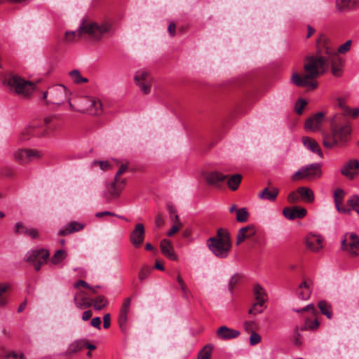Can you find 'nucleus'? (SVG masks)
I'll list each match as a JSON object with an SVG mask.
<instances>
[{
    "mask_svg": "<svg viewBox=\"0 0 359 359\" xmlns=\"http://www.w3.org/2000/svg\"><path fill=\"white\" fill-rule=\"evenodd\" d=\"M324 53L323 50H318L316 54L306 56L304 65L305 74L300 75L294 72L291 77L292 83L300 88H317L316 79L328 70L330 57Z\"/></svg>",
    "mask_w": 359,
    "mask_h": 359,
    "instance_id": "nucleus-1",
    "label": "nucleus"
},
{
    "mask_svg": "<svg viewBox=\"0 0 359 359\" xmlns=\"http://www.w3.org/2000/svg\"><path fill=\"white\" fill-rule=\"evenodd\" d=\"M111 29V25L108 22H103L101 25L83 20L79 29L74 32H66L65 41L71 43L79 41L83 36L87 35L89 38L99 40L102 36Z\"/></svg>",
    "mask_w": 359,
    "mask_h": 359,
    "instance_id": "nucleus-2",
    "label": "nucleus"
},
{
    "mask_svg": "<svg viewBox=\"0 0 359 359\" xmlns=\"http://www.w3.org/2000/svg\"><path fill=\"white\" fill-rule=\"evenodd\" d=\"M207 245L216 257H226L231 247L229 232L224 229H219L216 236L208 239Z\"/></svg>",
    "mask_w": 359,
    "mask_h": 359,
    "instance_id": "nucleus-3",
    "label": "nucleus"
},
{
    "mask_svg": "<svg viewBox=\"0 0 359 359\" xmlns=\"http://www.w3.org/2000/svg\"><path fill=\"white\" fill-rule=\"evenodd\" d=\"M351 133V128L348 124L344 126L332 124L331 133L324 135L323 144L328 149H332L334 147H343L348 141Z\"/></svg>",
    "mask_w": 359,
    "mask_h": 359,
    "instance_id": "nucleus-4",
    "label": "nucleus"
},
{
    "mask_svg": "<svg viewBox=\"0 0 359 359\" xmlns=\"http://www.w3.org/2000/svg\"><path fill=\"white\" fill-rule=\"evenodd\" d=\"M4 83L11 88V90H14L16 94L24 97L31 95L34 88V83L14 74L9 75Z\"/></svg>",
    "mask_w": 359,
    "mask_h": 359,
    "instance_id": "nucleus-5",
    "label": "nucleus"
},
{
    "mask_svg": "<svg viewBox=\"0 0 359 359\" xmlns=\"http://www.w3.org/2000/svg\"><path fill=\"white\" fill-rule=\"evenodd\" d=\"M43 99L53 104H60L69 100V92L63 85H56L43 93Z\"/></svg>",
    "mask_w": 359,
    "mask_h": 359,
    "instance_id": "nucleus-6",
    "label": "nucleus"
},
{
    "mask_svg": "<svg viewBox=\"0 0 359 359\" xmlns=\"http://www.w3.org/2000/svg\"><path fill=\"white\" fill-rule=\"evenodd\" d=\"M49 257L48 250L44 248L36 249L27 252L25 261L33 266L35 271H39L41 266L47 262Z\"/></svg>",
    "mask_w": 359,
    "mask_h": 359,
    "instance_id": "nucleus-7",
    "label": "nucleus"
},
{
    "mask_svg": "<svg viewBox=\"0 0 359 359\" xmlns=\"http://www.w3.org/2000/svg\"><path fill=\"white\" fill-rule=\"evenodd\" d=\"M128 169V165L122 164L115 175L114 180L109 184L108 187V193L105 197L107 201H110L113 198H118L123 189L126 180L120 178L121 175Z\"/></svg>",
    "mask_w": 359,
    "mask_h": 359,
    "instance_id": "nucleus-8",
    "label": "nucleus"
},
{
    "mask_svg": "<svg viewBox=\"0 0 359 359\" xmlns=\"http://www.w3.org/2000/svg\"><path fill=\"white\" fill-rule=\"evenodd\" d=\"M320 163H312L306 167L302 168L292 176L293 181H297L302 179L318 178L321 176V169Z\"/></svg>",
    "mask_w": 359,
    "mask_h": 359,
    "instance_id": "nucleus-9",
    "label": "nucleus"
},
{
    "mask_svg": "<svg viewBox=\"0 0 359 359\" xmlns=\"http://www.w3.org/2000/svg\"><path fill=\"white\" fill-rule=\"evenodd\" d=\"M343 250L348 252L352 256L359 255V237L355 233H346L341 241Z\"/></svg>",
    "mask_w": 359,
    "mask_h": 359,
    "instance_id": "nucleus-10",
    "label": "nucleus"
},
{
    "mask_svg": "<svg viewBox=\"0 0 359 359\" xmlns=\"http://www.w3.org/2000/svg\"><path fill=\"white\" fill-rule=\"evenodd\" d=\"M13 156L16 162L25 164L34 159L41 158L43 156V153L36 149H19L13 153Z\"/></svg>",
    "mask_w": 359,
    "mask_h": 359,
    "instance_id": "nucleus-11",
    "label": "nucleus"
},
{
    "mask_svg": "<svg viewBox=\"0 0 359 359\" xmlns=\"http://www.w3.org/2000/svg\"><path fill=\"white\" fill-rule=\"evenodd\" d=\"M325 54L330 57L329 63H331L332 74L337 77L341 75L343 62L342 60L338 57L333 49L326 46L325 47Z\"/></svg>",
    "mask_w": 359,
    "mask_h": 359,
    "instance_id": "nucleus-12",
    "label": "nucleus"
},
{
    "mask_svg": "<svg viewBox=\"0 0 359 359\" xmlns=\"http://www.w3.org/2000/svg\"><path fill=\"white\" fill-rule=\"evenodd\" d=\"M145 236V229L142 224L138 223L130 234V241L135 248L142 245Z\"/></svg>",
    "mask_w": 359,
    "mask_h": 359,
    "instance_id": "nucleus-13",
    "label": "nucleus"
},
{
    "mask_svg": "<svg viewBox=\"0 0 359 359\" xmlns=\"http://www.w3.org/2000/svg\"><path fill=\"white\" fill-rule=\"evenodd\" d=\"M130 304L131 298H126L120 310L118 323L122 332H126L127 329L128 314L130 311Z\"/></svg>",
    "mask_w": 359,
    "mask_h": 359,
    "instance_id": "nucleus-14",
    "label": "nucleus"
},
{
    "mask_svg": "<svg viewBox=\"0 0 359 359\" xmlns=\"http://www.w3.org/2000/svg\"><path fill=\"white\" fill-rule=\"evenodd\" d=\"M83 111L90 115H100L102 113V104L100 100L95 97H88L85 100Z\"/></svg>",
    "mask_w": 359,
    "mask_h": 359,
    "instance_id": "nucleus-15",
    "label": "nucleus"
},
{
    "mask_svg": "<svg viewBox=\"0 0 359 359\" xmlns=\"http://www.w3.org/2000/svg\"><path fill=\"white\" fill-rule=\"evenodd\" d=\"M325 114L318 112L311 116L305 121V129L312 132H317L320 129L321 125L324 121Z\"/></svg>",
    "mask_w": 359,
    "mask_h": 359,
    "instance_id": "nucleus-16",
    "label": "nucleus"
},
{
    "mask_svg": "<svg viewBox=\"0 0 359 359\" xmlns=\"http://www.w3.org/2000/svg\"><path fill=\"white\" fill-rule=\"evenodd\" d=\"M359 170V162L356 159L349 160L341 169L343 175L350 180H353L358 175Z\"/></svg>",
    "mask_w": 359,
    "mask_h": 359,
    "instance_id": "nucleus-17",
    "label": "nucleus"
},
{
    "mask_svg": "<svg viewBox=\"0 0 359 359\" xmlns=\"http://www.w3.org/2000/svg\"><path fill=\"white\" fill-rule=\"evenodd\" d=\"M306 213L307 210L305 208L299 206L286 207L283 210V215L290 220L304 218Z\"/></svg>",
    "mask_w": 359,
    "mask_h": 359,
    "instance_id": "nucleus-18",
    "label": "nucleus"
},
{
    "mask_svg": "<svg viewBox=\"0 0 359 359\" xmlns=\"http://www.w3.org/2000/svg\"><path fill=\"white\" fill-rule=\"evenodd\" d=\"M43 135V132L39 131L36 125H32L20 132L18 137V141L22 143L29 140L31 137L41 136Z\"/></svg>",
    "mask_w": 359,
    "mask_h": 359,
    "instance_id": "nucleus-19",
    "label": "nucleus"
},
{
    "mask_svg": "<svg viewBox=\"0 0 359 359\" xmlns=\"http://www.w3.org/2000/svg\"><path fill=\"white\" fill-rule=\"evenodd\" d=\"M74 302L76 308L83 310L92 306V301L87 297V294L83 291H78L74 297Z\"/></svg>",
    "mask_w": 359,
    "mask_h": 359,
    "instance_id": "nucleus-20",
    "label": "nucleus"
},
{
    "mask_svg": "<svg viewBox=\"0 0 359 359\" xmlns=\"http://www.w3.org/2000/svg\"><path fill=\"white\" fill-rule=\"evenodd\" d=\"M306 245L307 248L313 252H318L323 248L322 238L314 234H309L306 236Z\"/></svg>",
    "mask_w": 359,
    "mask_h": 359,
    "instance_id": "nucleus-21",
    "label": "nucleus"
},
{
    "mask_svg": "<svg viewBox=\"0 0 359 359\" xmlns=\"http://www.w3.org/2000/svg\"><path fill=\"white\" fill-rule=\"evenodd\" d=\"M255 233L256 229L252 224L242 227L239 229L236 236V245H240L245 239L252 237Z\"/></svg>",
    "mask_w": 359,
    "mask_h": 359,
    "instance_id": "nucleus-22",
    "label": "nucleus"
},
{
    "mask_svg": "<svg viewBox=\"0 0 359 359\" xmlns=\"http://www.w3.org/2000/svg\"><path fill=\"white\" fill-rule=\"evenodd\" d=\"M227 177L228 175H223L219 172L212 171L205 175V180L208 184L219 187L221 183L227 179Z\"/></svg>",
    "mask_w": 359,
    "mask_h": 359,
    "instance_id": "nucleus-23",
    "label": "nucleus"
},
{
    "mask_svg": "<svg viewBox=\"0 0 359 359\" xmlns=\"http://www.w3.org/2000/svg\"><path fill=\"white\" fill-rule=\"evenodd\" d=\"M216 334L219 339L229 340L238 337L240 335V332L226 326H222L218 328Z\"/></svg>",
    "mask_w": 359,
    "mask_h": 359,
    "instance_id": "nucleus-24",
    "label": "nucleus"
},
{
    "mask_svg": "<svg viewBox=\"0 0 359 359\" xmlns=\"http://www.w3.org/2000/svg\"><path fill=\"white\" fill-rule=\"evenodd\" d=\"M279 194V189L277 187H265L258 194V197L261 200H266L271 202H273L276 200V198Z\"/></svg>",
    "mask_w": 359,
    "mask_h": 359,
    "instance_id": "nucleus-25",
    "label": "nucleus"
},
{
    "mask_svg": "<svg viewBox=\"0 0 359 359\" xmlns=\"http://www.w3.org/2000/svg\"><path fill=\"white\" fill-rule=\"evenodd\" d=\"M311 282L304 280L298 287L297 290V297L302 299L306 300L310 297L311 293Z\"/></svg>",
    "mask_w": 359,
    "mask_h": 359,
    "instance_id": "nucleus-26",
    "label": "nucleus"
},
{
    "mask_svg": "<svg viewBox=\"0 0 359 359\" xmlns=\"http://www.w3.org/2000/svg\"><path fill=\"white\" fill-rule=\"evenodd\" d=\"M161 252L164 256L167 257L170 260H177V257L175 254L173 247L169 241L164 239L161 242Z\"/></svg>",
    "mask_w": 359,
    "mask_h": 359,
    "instance_id": "nucleus-27",
    "label": "nucleus"
},
{
    "mask_svg": "<svg viewBox=\"0 0 359 359\" xmlns=\"http://www.w3.org/2000/svg\"><path fill=\"white\" fill-rule=\"evenodd\" d=\"M15 233L18 234H24L25 236H29L32 238H36L39 236V231L36 229H29L24 226L22 223L18 222L15 224Z\"/></svg>",
    "mask_w": 359,
    "mask_h": 359,
    "instance_id": "nucleus-28",
    "label": "nucleus"
},
{
    "mask_svg": "<svg viewBox=\"0 0 359 359\" xmlns=\"http://www.w3.org/2000/svg\"><path fill=\"white\" fill-rule=\"evenodd\" d=\"M253 293L256 302L259 304V306L262 307L267 300V295L265 290L259 284H257L253 287Z\"/></svg>",
    "mask_w": 359,
    "mask_h": 359,
    "instance_id": "nucleus-29",
    "label": "nucleus"
},
{
    "mask_svg": "<svg viewBox=\"0 0 359 359\" xmlns=\"http://www.w3.org/2000/svg\"><path fill=\"white\" fill-rule=\"evenodd\" d=\"M84 228V224L77 222H71L67 226L59 231V235L67 236L74 232L79 231Z\"/></svg>",
    "mask_w": 359,
    "mask_h": 359,
    "instance_id": "nucleus-30",
    "label": "nucleus"
},
{
    "mask_svg": "<svg viewBox=\"0 0 359 359\" xmlns=\"http://www.w3.org/2000/svg\"><path fill=\"white\" fill-rule=\"evenodd\" d=\"M297 191L299 194L301 201L308 203H312L314 201V194L311 189L306 187H299L297 188Z\"/></svg>",
    "mask_w": 359,
    "mask_h": 359,
    "instance_id": "nucleus-31",
    "label": "nucleus"
},
{
    "mask_svg": "<svg viewBox=\"0 0 359 359\" xmlns=\"http://www.w3.org/2000/svg\"><path fill=\"white\" fill-rule=\"evenodd\" d=\"M357 0H337L336 7L340 12L349 11L355 8Z\"/></svg>",
    "mask_w": 359,
    "mask_h": 359,
    "instance_id": "nucleus-32",
    "label": "nucleus"
},
{
    "mask_svg": "<svg viewBox=\"0 0 359 359\" xmlns=\"http://www.w3.org/2000/svg\"><path fill=\"white\" fill-rule=\"evenodd\" d=\"M304 145L314 153H317L319 156L323 157V152L318 144V142L309 137H304L302 138Z\"/></svg>",
    "mask_w": 359,
    "mask_h": 359,
    "instance_id": "nucleus-33",
    "label": "nucleus"
},
{
    "mask_svg": "<svg viewBox=\"0 0 359 359\" xmlns=\"http://www.w3.org/2000/svg\"><path fill=\"white\" fill-rule=\"evenodd\" d=\"M85 348L84 339L76 340V341L72 342L69 345L67 349L66 350V351L65 353V355H70L76 353L81 351V350H83V348Z\"/></svg>",
    "mask_w": 359,
    "mask_h": 359,
    "instance_id": "nucleus-34",
    "label": "nucleus"
},
{
    "mask_svg": "<svg viewBox=\"0 0 359 359\" xmlns=\"http://www.w3.org/2000/svg\"><path fill=\"white\" fill-rule=\"evenodd\" d=\"M241 180L242 175L240 174H235L228 179L227 186L231 190L236 191L238 188Z\"/></svg>",
    "mask_w": 359,
    "mask_h": 359,
    "instance_id": "nucleus-35",
    "label": "nucleus"
},
{
    "mask_svg": "<svg viewBox=\"0 0 359 359\" xmlns=\"http://www.w3.org/2000/svg\"><path fill=\"white\" fill-rule=\"evenodd\" d=\"M318 306L320 310V312L327 316L328 319H331L332 316V306L327 302L322 300L318 304Z\"/></svg>",
    "mask_w": 359,
    "mask_h": 359,
    "instance_id": "nucleus-36",
    "label": "nucleus"
},
{
    "mask_svg": "<svg viewBox=\"0 0 359 359\" xmlns=\"http://www.w3.org/2000/svg\"><path fill=\"white\" fill-rule=\"evenodd\" d=\"M91 301L92 306H93L94 309L97 311L103 309L107 304V299L102 295H99L95 299H91Z\"/></svg>",
    "mask_w": 359,
    "mask_h": 359,
    "instance_id": "nucleus-37",
    "label": "nucleus"
},
{
    "mask_svg": "<svg viewBox=\"0 0 359 359\" xmlns=\"http://www.w3.org/2000/svg\"><path fill=\"white\" fill-rule=\"evenodd\" d=\"M320 323L317 319L314 320H311L309 319H306L305 320L304 324L300 327V330H311L316 331L319 327Z\"/></svg>",
    "mask_w": 359,
    "mask_h": 359,
    "instance_id": "nucleus-38",
    "label": "nucleus"
},
{
    "mask_svg": "<svg viewBox=\"0 0 359 359\" xmlns=\"http://www.w3.org/2000/svg\"><path fill=\"white\" fill-rule=\"evenodd\" d=\"M69 76L74 81V83L76 84H80L82 83H87L88 81L87 78H84L81 75V73L79 70L74 69L69 73Z\"/></svg>",
    "mask_w": 359,
    "mask_h": 359,
    "instance_id": "nucleus-39",
    "label": "nucleus"
},
{
    "mask_svg": "<svg viewBox=\"0 0 359 359\" xmlns=\"http://www.w3.org/2000/svg\"><path fill=\"white\" fill-rule=\"evenodd\" d=\"M212 348L213 347L211 344L205 346L200 351L198 359H210Z\"/></svg>",
    "mask_w": 359,
    "mask_h": 359,
    "instance_id": "nucleus-40",
    "label": "nucleus"
},
{
    "mask_svg": "<svg viewBox=\"0 0 359 359\" xmlns=\"http://www.w3.org/2000/svg\"><path fill=\"white\" fill-rule=\"evenodd\" d=\"M249 217V213L246 208L236 210V221L238 222H245Z\"/></svg>",
    "mask_w": 359,
    "mask_h": 359,
    "instance_id": "nucleus-41",
    "label": "nucleus"
},
{
    "mask_svg": "<svg viewBox=\"0 0 359 359\" xmlns=\"http://www.w3.org/2000/svg\"><path fill=\"white\" fill-rule=\"evenodd\" d=\"M134 79L136 84L140 82H146L149 80H151V78L149 76V74L144 70L137 72Z\"/></svg>",
    "mask_w": 359,
    "mask_h": 359,
    "instance_id": "nucleus-42",
    "label": "nucleus"
},
{
    "mask_svg": "<svg viewBox=\"0 0 359 359\" xmlns=\"http://www.w3.org/2000/svg\"><path fill=\"white\" fill-rule=\"evenodd\" d=\"M67 256V253L63 250H57L51 258V262L53 264H57L63 261Z\"/></svg>",
    "mask_w": 359,
    "mask_h": 359,
    "instance_id": "nucleus-43",
    "label": "nucleus"
},
{
    "mask_svg": "<svg viewBox=\"0 0 359 359\" xmlns=\"http://www.w3.org/2000/svg\"><path fill=\"white\" fill-rule=\"evenodd\" d=\"M301 331L302 330H300V327H296L293 332L292 340L294 344L297 346H302L303 343V337L300 333Z\"/></svg>",
    "mask_w": 359,
    "mask_h": 359,
    "instance_id": "nucleus-44",
    "label": "nucleus"
},
{
    "mask_svg": "<svg viewBox=\"0 0 359 359\" xmlns=\"http://www.w3.org/2000/svg\"><path fill=\"white\" fill-rule=\"evenodd\" d=\"M347 203L359 214V196H351L347 201Z\"/></svg>",
    "mask_w": 359,
    "mask_h": 359,
    "instance_id": "nucleus-45",
    "label": "nucleus"
},
{
    "mask_svg": "<svg viewBox=\"0 0 359 359\" xmlns=\"http://www.w3.org/2000/svg\"><path fill=\"white\" fill-rule=\"evenodd\" d=\"M151 269L147 266L144 265L140 269L139 273H138V278L141 282L144 281L151 273Z\"/></svg>",
    "mask_w": 359,
    "mask_h": 359,
    "instance_id": "nucleus-46",
    "label": "nucleus"
},
{
    "mask_svg": "<svg viewBox=\"0 0 359 359\" xmlns=\"http://www.w3.org/2000/svg\"><path fill=\"white\" fill-rule=\"evenodd\" d=\"M257 328V325L253 320H248L244 323V329L248 333L255 332Z\"/></svg>",
    "mask_w": 359,
    "mask_h": 359,
    "instance_id": "nucleus-47",
    "label": "nucleus"
},
{
    "mask_svg": "<svg viewBox=\"0 0 359 359\" xmlns=\"http://www.w3.org/2000/svg\"><path fill=\"white\" fill-rule=\"evenodd\" d=\"M151 81H152V79L149 80L148 81H146V82L138 83L137 85L140 88L142 92L144 94L147 95V94L149 93L151 91Z\"/></svg>",
    "mask_w": 359,
    "mask_h": 359,
    "instance_id": "nucleus-48",
    "label": "nucleus"
},
{
    "mask_svg": "<svg viewBox=\"0 0 359 359\" xmlns=\"http://www.w3.org/2000/svg\"><path fill=\"white\" fill-rule=\"evenodd\" d=\"M287 201L290 203H296L301 201V198L299 194L297 191V189L288 194Z\"/></svg>",
    "mask_w": 359,
    "mask_h": 359,
    "instance_id": "nucleus-49",
    "label": "nucleus"
},
{
    "mask_svg": "<svg viewBox=\"0 0 359 359\" xmlns=\"http://www.w3.org/2000/svg\"><path fill=\"white\" fill-rule=\"evenodd\" d=\"M352 40H348L344 43L339 46L337 52L340 54H345L351 49Z\"/></svg>",
    "mask_w": 359,
    "mask_h": 359,
    "instance_id": "nucleus-50",
    "label": "nucleus"
},
{
    "mask_svg": "<svg viewBox=\"0 0 359 359\" xmlns=\"http://www.w3.org/2000/svg\"><path fill=\"white\" fill-rule=\"evenodd\" d=\"M306 104L307 102L305 100H299L295 104L296 113L299 115L302 114Z\"/></svg>",
    "mask_w": 359,
    "mask_h": 359,
    "instance_id": "nucleus-51",
    "label": "nucleus"
},
{
    "mask_svg": "<svg viewBox=\"0 0 359 359\" xmlns=\"http://www.w3.org/2000/svg\"><path fill=\"white\" fill-rule=\"evenodd\" d=\"M263 311V306L260 307L259 304H258V302H255L253 304L252 306L249 309L248 313L251 315H257L258 313H262Z\"/></svg>",
    "mask_w": 359,
    "mask_h": 359,
    "instance_id": "nucleus-52",
    "label": "nucleus"
},
{
    "mask_svg": "<svg viewBox=\"0 0 359 359\" xmlns=\"http://www.w3.org/2000/svg\"><path fill=\"white\" fill-rule=\"evenodd\" d=\"M293 310L297 313H301L303 311H311L312 314L314 316H316L318 313L316 309H315L313 304H308L307 306H306L305 307H304L302 309H293Z\"/></svg>",
    "mask_w": 359,
    "mask_h": 359,
    "instance_id": "nucleus-53",
    "label": "nucleus"
},
{
    "mask_svg": "<svg viewBox=\"0 0 359 359\" xmlns=\"http://www.w3.org/2000/svg\"><path fill=\"white\" fill-rule=\"evenodd\" d=\"M344 113L345 115L356 118L359 115V108L351 109L349 107H345Z\"/></svg>",
    "mask_w": 359,
    "mask_h": 359,
    "instance_id": "nucleus-54",
    "label": "nucleus"
},
{
    "mask_svg": "<svg viewBox=\"0 0 359 359\" xmlns=\"http://www.w3.org/2000/svg\"><path fill=\"white\" fill-rule=\"evenodd\" d=\"M250 334V344L251 346H255L261 341L262 338L258 333L255 332Z\"/></svg>",
    "mask_w": 359,
    "mask_h": 359,
    "instance_id": "nucleus-55",
    "label": "nucleus"
},
{
    "mask_svg": "<svg viewBox=\"0 0 359 359\" xmlns=\"http://www.w3.org/2000/svg\"><path fill=\"white\" fill-rule=\"evenodd\" d=\"M93 165H99L100 169H102L103 170H107L110 167V164L109 163V162L107 161H93Z\"/></svg>",
    "mask_w": 359,
    "mask_h": 359,
    "instance_id": "nucleus-56",
    "label": "nucleus"
},
{
    "mask_svg": "<svg viewBox=\"0 0 359 359\" xmlns=\"http://www.w3.org/2000/svg\"><path fill=\"white\" fill-rule=\"evenodd\" d=\"M344 191L341 189H337L334 191V203H341L343 199Z\"/></svg>",
    "mask_w": 359,
    "mask_h": 359,
    "instance_id": "nucleus-57",
    "label": "nucleus"
},
{
    "mask_svg": "<svg viewBox=\"0 0 359 359\" xmlns=\"http://www.w3.org/2000/svg\"><path fill=\"white\" fill-rule=\"evenodd\" d=\"M105 215L118 217L121 219H123V217L122 216H118V215H116L115 213H114L112 212H109V211L99 212L95 214V216L97 217H102Z\"/></svg>",
    "mask_w": 359,
    "mask_h": 359,
    "instance_id": "nucleus-58",
    "label": "nucleus"
},
{
    "mask_svg": "<svg viewBox=\"0 0 359 359\" xmlns=\"http://www.w3.org/2000/svg\"><path fill=\"white\" fill-rule=\"evenodd\" d=\"M111 316L109 313H106L103 316V327L104 329H107L110 327L111 322H110Z\"/></svg>",
    "mask_w": 359,
    "mask_h": 359,
    "instance_id": "nucleus-59",
    "label": "nucleus"
},
{
    "mask_svg": "<svg viewBox=\"0 0 359 359\" xmlns=\"http://www.w3.org/2000/svg\"><path fill=\"white\" fill-rule=\"evenodd\" d=\"M90 324L93 327H96L98 330L101 329V319L100 317L93 318L91 320Z\"/></svg>",
    "mask_w": 359,
    "mask_h": 359,
    "instance_id": "nucleus-60",
    "label": "nucleus"
},
{
    "mask_svg": "<svg viewBox=\"0 0 359 359\" xmlns=\"http://www.w3.org/2000/svg\"><path fill=\"white\" fill-rule=\"evenodd\" d=\"M74 288H79V287H83L86 288H90V285L88 284L87 282L83 280H79L74 283Z\"/></svg>",
    "mask_w": 359,
    "mask_h": 359,
    "instance_id": "nucleus-61",
    "label": "nucleus"
},
{
    "mask_svg": "<svg viewBox=\"0 0 359 359\" xmlns=\"http://www.w3.org/2000/svg\"><path fill=\"white\" fill-rule=\"evenodd\" d=\"M181 226H182L179 225L178 224L173 225L171 227V229L169 230V231L168 232L167 235L168 236H173L175 233H176L179 231V229Z\"/></svg>",
    "mask_w": 359,
    "mask_h": 359,
    "instance_id": "nucleus-62",
    "label": "nucleus"
},
{
    "mask_svg": "<svg viewBox=\"0 0 359 359\" xmlns=\"http://www.w3.org/2000/svg\"><path fill=\"white\" fill-rule=\"evenodd\" d=\"M167 210L170 214V218H172V215L177 213L176 209L171 203H168L166 205Z\"/></svg>",
    "mask_w": 359,
    "mask_h": 359,
    "instance_id": "nucleus-63",
    "label": "nucleus"
},
{
    "mask_svg": "<svg viewBox=\"0 0 359 359\" xmlns=\"http://www.w3.org/2000/svg\"><path fill=\"white\" fill-rule=\"evenodd\" d=\"M168 31L171 36H174L176 32V25L174 22H170L168 25Z\"/></svg>",
    "mask_w": 359,
    "mask_h": 359,
    "instance_id": "nucleus-64",
    "label": "nucleus"
}]
</instances>
